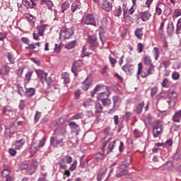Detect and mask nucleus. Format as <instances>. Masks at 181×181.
I'll return each instance as SVG.
<instances>
[{
	"label": "nucleus",
	"mask_w": 181,
	"mask_h": 181,
	"mask_svg": "<svg viewBox=\"0 0 181 181\" xmlns=\"http://www.w3.org/2000/svg\"><path fill=\"white\" fill-rule=\"evenodd\" d=\"M132 158L130 156L126 158L125 160L122 162L119 165V173H116L115 177L119 178L122 177V176H127L128 175V170L125 169V168H128L131 163Z\"/></svg>",
	"instance_id": "7ed1b4c3"
},
{
	"label": "nucleus",
	"mask_w": 181,
	"mask_h": 181,
	"mask_svg": "<svg viewBox=\"0 0 181 181\" xmlns=\"http://www.w3.org/2000/svg\"><path fill=\"white\" fill-rule=\"evenodd\" d=\"M6 36H8V33L6 32L0 33V41H2L4 39H6Z\"/></svg>",
	"instance_id": "6e6d98bb"
},
{
	"label": "nucleus",
	"mask_w": 181,
	"mask_h": 181,
	"mask_svg": "<svg viewBox=\"0 0 181 181\" xmlns=\"http://www.w3.org/2000/svg\"><path fill=\"white\" fill-rule=\"evenodd\" d=\"M76 168H77V160H75L73 162L71 167L69 168V170H71V172H73L74 170H76Z\"/></svg>",
	"instance_id": "79ce46f5"
},
{
	"label": "nucleus",
	"mask_w": 181,
	"mask_h": 181,
	"mask_svg": "<svg viewBox=\"0 0 181 181\" xmlns=\"http://www.w3.org/2000/svg\"><path fill=\"white\" fill-rule=\"evenodd\" d=\"M74 46H76V41H71L66 45L65 47L67 50H70V49H73Z\"/></svg>",
	"instance_id": "2f4dec72"
},
{
	"label": "nucleus",
	"mask_w": 181,
	"mask_h": 181,
	"mask_svg": "<svg viewBox=\"0 0 181 181\" xmlns=\"http://www.w3.org/2000/svg\"><path fill=\"white\" fill-rule=\"evenodd\" d=\"M8 175H9V170H4L2 172V176H4V177H8Z\"/></svg>",
	"instance_id": "774afa93"
},
{
	"label": "nucleus",
	"mask_w": 181,
	"mask_h": 181,
	"mask_svg": "<svg viewBox=\"0 0 181 181\" xmlns=\"http://www.w3.org/2000/svg\"><path fill=\"white\" fill-rule=\"evenodd\" d=\"M163 6V4L159 3L156 4V13L158 15V16H160L162 15V7Z\"/></svg>",
	"instance_id": "4be33fe9"
},
{
	"label": "nucleus",
	"mask_w": 181,
	"mask_h": 181,
	"mask_svg": "<svg viewBox=\"0 0 181 181\" xmlns=\"http://www.w3.org/2000/svg\"><path fill=\"white\" fill-rule=\"evenodd\" d=\"M8 152L11 156L16 155V150H15V148H9Z\"/></svg>",
	"instance_id": "0e129e2a"
},
{
	"label": "nucleus",
	"mask_w": 181,
	"mask_h": 181,
	"mask_svg": "<svg viewBox=\"0 0 181 181\" xmlns=\"http://www.w3.org/2000/svg\"><path fill=\"white\" fill-rule=\"evenodd\" d=\"M107 173V170L105 171H102L99 173L97 175V180L98 181H101L103 179H104V176H105V173Z\"/></svg>",
	"instance_id": "72a5a7b5"
},
{
	"label": "nucleus",
	"mask_w": 181,
	"mask_h": 181,
	"mask_svg": "<svg viewBox=\"0 0 181 181\" xmlns=\"http://www.w3.org/2000/svg\"><path fill=\"white\" fill-rule=\"evenodd\" d=\"M62 79L64 80V84H69V83H70V76L67 73L62 74Z\"/></svg>",
	"instance_id": "c756f323"
},
{
	"label": "nucleus",
	"mask_w": 181,
	"mask_h": 181,
	"mask_svg": "<svg viewBox=\"0 0 181 181\" xmlns=\"http://www.w3.org/2000/svg\"><path fill=\"white\" fill-rule=\"evenodd\" d=\"M101 102L104 107H110L111 105V99L108 98L102 99Z\"/></svg>",
	"instance_id": "c85d7f7f"
},
{
	"label": "nucleus",
	"mask_w": 181,
	"mask_h": 181,
	"mask_svg": "<svg viewBox=\"0 0 181 181\" xmlns=\"http://www.w3.org/2000/svg\"><path fill=\"white\" fill-rule=\"evenodd\" d=\"M66 129L62 127L57 128L54 132V136L51 137L50 143L52 146H57L63 142L64 139V135H66Z\"/></svg>",
	"instance_id": "f257e3e1"
},
{
	"label": "nucleus",
	"mask_w": 181,
	"mask_h": 181,
	"mask_svg": "<svg viewBox=\"0 0 181 181\" xmlns=\"http://www.w3.org/2000/svg\"><path fill=\"white\" fill-rule=\"evenodd\" d=\"M18 94H19V95H21V97H23V88L22 87H18V89L17 90Z\"/></svg>",
	"instance_id": "e2e57ef3"
},
{
	"label": "nucleus",
	"mask_w": 181,
	"mask_h": 181,
	"mask_svg": "<svg viewBox=\"0 0 181 181\" xmlns=\"http://www.w3.org/2000/svg\"><path fill=\"white\" fill-rule=\"evenodd\" d=\"M6 56L11 64H15V56L12 53L7 52Z\"/></svg>",
	"instance_id": "6ab92c4d"
},
{
	"label": "nucleus",
	"mask_w": 181,
	"mask_h": 181,
	"mask_svg": "<svg viewBox=\"0 0 181 181\" xmlns=\"http://www.w3.org/2000/svg\"><path fill=\"white\" fill-rule=\"evenodd\" d=\"M105 86L103 83H100L95 86V88L90 92L91 97H94L98 91H101L104 88Z\"/></svg>",
	"instance_id": "4468645a"
},
{
	"label": "nucleus",
	"mask_w": 181,
	"mask_h": 181,
	"mask_svg": "<svg viewBox=\"0 0 181 181\" xmlns=\"http://www.w3.org/2000/svg\"><path fill=\"white\" fill-rule=\"evenodd\" d=\"M102 9L107 12H110V11L112 9V3L108 0H104L102 5Z\"/></svg>",
	"instance_id": "9b49d317"
},
{
	"label": "nucleus",
	"mask_w": 181,
	"mask_h": 181,
	"mask_svg": "<svg viewBox=\"0 0 181 181\" xmlns=\"http://www.w3.org/2000/svg\"><path fill=\"white\" fill-rule=\"evenodd\" d=\"M162 132V124L160 122H156L153 128V136L154 138H158Z\"/></svg>",
	"instance_id": "6e6552de"
},
{
	"label": "nucleus",
	"mask_w": 181,
	"mask_h": 181,
	"mask_svg": "<svg viewBox=\"0 0 181 181\" xmlns=\"http://www.w3.org/2000/svg\"><path fill=\"white\" fill-rule=\"evenodd\" d=\"M173 16H175L176 18H178V16H181V9L177 8L174 10Z\"/></svg>",
	"instance_id": "864d4df0"
},
{
	"label": "nucleus",
	"mask_w": 181,
	"mask_h": 181,
	"mask_svg": "<svg viewBox=\"0 0 181 181\" xmlns=\"http://www.w3.org/2000/svg\"><path fill=\"white\" fill-rule=\"evenodd\" d=\"M45 29H46V25H41L36 27L37 33H33V36L35 40H39V36H43L45 35Z\"/></svg>",
	"instance_id": "423d86ee"
},
{
	"label": "nucleus",
	"mask_w": 181,
	"mask_h": 181,
	"mask_svg": "<svg viewBox=\"0 0 181 181\" xmlns=\"http://www.w3.org/2000/svg\"><path fill=\"white\" fill-rule=\"evenodd\" d=\"M35 71L38 78H40V80L42 81H47V73L45 72V71L42 69H35Z\"/></svg>",
	"instance_id": "9d476101"
},
{
	"label": "nucleus",
	"mask_w": 181,
	"mask_h": 181,
	"mask_svg": "<svg viewBox=\"0 0 181 181\" xmlns=\"http://www.w3.org/2000/svg\"><path fill=\"white\" fill-rule=\"evenodd\" d=\"M33 74V71H28L26 74H25V80L26 81H30V78H32V75Z\"/></svg>",
	"instance_id": "f704fd0d"
},
{
	"label": "nucleus",
	"mask_w": 181,
	"mask_h": 181,
	"mask_svg": "<svg viewBox=\"0 0 181 181\" xmlns=\"http://www.w3.org/2000/svg\"><path fill=\"white\" fill-rule=\"evenodd\" d=\"M89 42L90 43H95L97 42V37L95 35H89L88 37Z\"/></svg>",
	"instance_id": "37998d69"
},
{
	"label": "nucleus",
	"mask_w": 181,
	"mask_h": 181,
	"mask_svg": "<svg viewBox=\"0 0 181 181\" xmlns=\"http://www.w3.org/2000/svg\"><path fill=\"white\" fill-rule=\"evenodd\" d=\"M162 87L164 88H169V86H170V82H169L168 78H164L161 83Z\"/></svg>",
	"instance_id": "7c9ffc66"
},
{
	"label": "nucleus",
	"mask_w": 181,
	"mask_h": 181,
	"mask_svg": "<svg viewBox=\"0 0 181 181\" xmlns=\"http://www.w3.org/2000/svg\"><path fill=\"white\" fill-rule=\"evenodd\" d=\"M81 118H83V113H78L70 118V119H80Z\"/></svg>",
	"instance_id": "c03bdc74"
},
{
	"label": "nucleus",
	"mask_w": 181,
	"mask_h": 181,
	"mask_svg": "<svg viewBox=\"0 0 181 181\" xmlns=\"http://www.w3.org/2000/svg\"><path fill=\"white\" fill-rule=\"evenodd\" d=\"M64 161H66V163H71V162H73V158H71V156L67 155L64 157Z\"/></svg>",
	"instance_id": "09e8293b"
},
{
	"label": "nucleus",
	"mask_w": 181,
	"mask_h": 181,
	"mask_svg": "<svg viewBox=\"0 0 181 181\" xmlns=\"http://www.w3.org/2000/svg\"><path fill=\"white\" fill-rule=\"evenodd\" d=\"M13 134H15V130H13V128L10 127L8 128L6 127L5 129V136H9L11 135H13Z\"/></svg>",
	"instance_id": "393cba45"
},
{
	"label": "nucleus",
	"mask_w": 181,
	"mask_h": 181,
	"mask_svg": "<svg viewBox=\"0 0 181 181\" xmlns=\"http://www.w3.org/2000/svg\"><path fill=\"white\" fill-rule=\"evenodd\" d=\"M106 91L100 93L98 95V100H100L102 101L104 98H108L110 97V90H108V86H105Z\"/></svg>",
	"instance_id": "f8f14e48"
},
{
	"label": "nucleus",
	"mask_w": 181,
	"mask_h": 181,
	"mask_svg": "<svg viewBox=\"0 0 181 181\" xmlns=\"http://www.w3.org/2000/svg\"><path fill=\"white\" fill-rule=\"evenodd\" d=\"M172 13V9L170 8H167L163 11V15L165 16H169Z\"/></svg>",
	"instance_id": "de8ad7c7"
},
{
	"label": "nucleus",
	"mask_w": 181,
	"mask_h": 181,
	"mask_svg": "<svg viewBox=\"0 0 181 181\" xmlns=\"http://www.w3.org/2000/svg\"><path fill=\"white\" fill-rule=\"evenodd\" d=\"M122 13V10H121V7H119L115 11V16H119Z\"/></svg>",
	"instance_id": "69168bd1"
},
{
	"label": "nucleus",
	"mask_w": 181,
	"mask_h": 181,
	"mask_svg": "<svg viewBox=\"0 0 181 181\" xmlns=\"http://www.w3.org/2000/svg\"><path fill=\"white\" fill-rule=\"evenodd\" d=\"M180 77V74L178 72L175 71L172 74V78L173 80H179Z\"/></svg>",
	"instance_id": "49530a36"
},
{
	"label": "nucleus",
	"mask_w": 181,
	"mask_h": 181,
	"mask_svg": "<svg viewBox=\"0 0 181 181\" xmlns=\"http://www.w3.org/2000/svg\"><path fill=\"white\" fill-rule=\"evenodd\" d=\"M91 84H93V80L91 79V77L88 76L85 79L84 81L81 83L82 90H83L84 91H87Z\"/></svg>",
	"instance_id": "1a4fd4ad"
},
{
	"label": "nucleus",
	"mask_w": 181,
	"mask_h": 181,
	"mask_svg": "<svg viewBox=\"0 0 181 181\" xmlns=\"http://www.w3.org/2000/svg\"><path fill=\"white\" fill-rule=\"evenodd\" d=\"M73 35V29L63 27L59 33V38L62 40L70 39Z\"/></svg>",
	"instance_id": "20e7f679"
},
{
	"label": "nucleus",
	"mask_w": 181,
	"mask_h": 181,
	"mask_svg": "<svg viewBox=\"0 0 181 181\" xmlns=\"http://www.w3.org/2000/svg\"><path fill=\"white\" fill-rule=\"evenodd\" d=\"M149 18H151V12L149 11H146L141 14V19L143 22L149 21Z\"/></svg>",
	"instance_id": "2eb2a0df"
},
{
	"label": "nucleus",
	"mask_w": 181,
	"mask_h": 181,
	"mask_svg": "<svg viewBox=\"0 0 181 181\" xmlns=\"http://www.w3.org/2000/svg\"><path fill=\"white\" fill-rule=\"evenodd\" d=\"M113 107H115L117 106V104H118V101H119V98L118 96H113Z\"/></svg>",
	"instance_id": "603ef678"
},
{
	"label": "nucleus",
	"mask_w": 181,
	"mask_h": 181,
	"mask_svg": "<svg viewBox=\"0 0 181 181\" xmlns=\"http://www.w3.org/2000/svg\"><path fill=\"white\" fill-rule=\"evenodd\" d=\"M59 167L64 170H66L67 169V165L64 163V158H62L59 162Z\"/></svg>",
	"instance_id": "58836bf2"
},
{
	"label": "nucleus",
	"mask_w": 181,
	"mask_h": 181,
	"mask_svg": "<svg viewBox=\"0 0 181 181\" xmlns=\"http://www.w3.org/2000/svg\"><path fill=\"white\" fill-rule=\"evenodd\" d=\"M180 119H181V110L175 112L173 117L174 122H180Z\"/></svg>",
	"instance_id": "aec40b11"
},
{
	"label": "nucleus",
	"mask_w": 181,
	"mask_h": 181,
	"mask_svg": "<svg viewBox=\"0 0 181 181\" xmlns=\"http://www.w3.org/2000/svg\"><path fill=\"white\" fill-rule=\"evenodd\" d=\"M95 158L97 160L104 159V153H97L95 156Z\"/></svg>",
	"instance_id": "a19ab883"
},
{
	"label": "nucleus",
	"mask_w": 181,
	"mask_h": 181,
	"mask_svg": "<svg viewBox=\"0 0 181 181\" xmlns=\"http://www.w3.org/2000/svg\"><path fill=\"white\" fill-rule=\"evenodd\" d=\"M25 6H26V8H29L30 9H33V8H35V2L32 0L25 1Z\"/></svg>",
	"instance_id": "b1692460"
},
{
	"label": "nucleus",
	"mask_w": 181,
	"mask_h": 181,
	"mask_svg": "<svg viewBox=\"0 0 181 181\" xmlns=\"http://www.w3.org/2000/svg\"><path fill=\"white\" fill-rule=\"evenodd\" d=\"M70 8V4L68 2H64L62 5V12L64 13L65 11H67Z\"/></svg>",
	"instance_id": "e433bc0d"
},
{
	"label": "nucleus",
	"mask_w": 181,
	"mask_h": 181,
	"mask_svg": "<svg viewBox=\"0 0 181 181\" xmlns=\"http://www.w3.org/2000/svg\"><path fill=\"white\" fill-rule=\"evenodd\" d=\"M144 105H145V102H142L136 106V112L137 114H141L142 112Z\"/></svg>",
	"instance_id": "bb28decb"
},
{
	"label": "nucleus",
	"mask_w": 181,
	"mask_h": 181,
	"mask_svg": "<svg viewBox=\"0 0 181 181\" xmlns=\"http://www.w3.org/2000/svg\"><path fill=\"white\" fill-rule=\"evenodd\" d=\"M12 112V107L11 106H6L3 109L2 115H9Z\"/></svg>",
	"instance_id": "5701e85b"
},
{
	"label": "nucleus",
	"mask_w": 181,
	"mask_h": 181,
	"mask_svg": "<svg viewBox=\"0 0 181 181\" xmlns=\"http://www.w3.org/2000/svg\"><path fill=\"white\" fill-rule=\"evenodd\" d=\"M143 62L144 64H146V66H151L152 64V59H151V57L146 55L144 57Z\"/></svg>",
	"instance_id": "a878e982"
},
{
	"label": "nucleus",
	"mask_w": 181,
	"mask_h": 181,
	"mask_svg": "<svg viewBox=\"0 0 181 181\" xmlns=\"http://www.w3.org/2000/svg\"><path fill=\"white\" fill-rule=\"evenodd\" d=\"M133 133L136 138H141V133L139 132V131H138V129H135Z\"/></svg>",
	"instance_id": "338daca9"
},
{
	"label": "nucleus",
	"mask_w": 181,
	"mask_h": 181,
	"mask_svg": "<svg viewBox=\"0 0 181 181\" xmlns=\"http://www.w3.org/2000/svg\"><path fill=\"white\" fill-rule=\"evenodd\" d=\"M69 126L70 127L71 129H72V131H75L76 134H78V131H80V126H78V124L74 122H71L69 123Z\"/></svg>",
	"instance_id": "dca6fc26"
},
{
	"label": "nucleus",
	"mask_w": 181,
	"mask_h": 181,
	"mask_svg": "<svg viewBox=\"0 0 181 181\" xmlns=\"http://www.w3.org/2000/svg\"><path fill=\"white\" fill-rule=\"evenodd\" d=\"M180 30H181V18L177 21L176 28V31L177 32V33H179Z\"/></svg>",
	"instance_id": "13d9d810"
},
{
	"label": "nucleus",
	"mask_w": 181,
	"mask_h": 181,
	"mask_svg": "<svg viewBox=\"0 0 181 181\" xmlns=\"http://www.w3.org/2000/svg\"><path fill=\"white\" fill-rule=\"evenodd\" d=\"M81 23L83 25H92L93 26H97V23H95V20H94V16L92 14H88L87 16H84L81 19Z\"/></svg>",
	"instance_id": "39448f33"
},
{
	"label": "nucleus",
	"mask_w": 181,
	"mask_h": 181,
	"mask_svg": "<svg viewBox=\"0 0 181 181\" xmlns=\"http://www.w3.org/2000/svg\"><path fill=\"white\" fill-rule=\"evenodd\" d=\"M115 142H117V141H113L109 143L108 146H107V153H110V152H112V149H114Z\"/></svg>",
	"instance_id": "473e14b6"
},
{
	"label": "nucleus",
	"mask_w": 181,
	"mask_h": 181,
	"mask_svg": "<svg viewBox=\"0 0 181 181\" xmlns=\"http://www.w3.org/2000/svg\"><path fill=\"white\" fill-rule=\"evenodd\" d=\"M153 52H154V56H155L156 60H158V59H159V56L160 54V52H159V48L154 47Z\"/></svg>",
	"instance_id": "c9c22d12"
},
{
	"label": "nucleus",
	"mask_w": 181,
	"mask_h": 181,
	"mask_svg": "<svg viewBox=\"0 0 181 181\" xmlns=\"http://www.w3.org/2000/svg\"><path fill=\"white\" fill-rule=\"evenodd\" d=\"M180 65H181L180 62L177 61L173 64V69H177L180 67Z\"/></svg>",
	"instance_id": "052dcab7"
},
{
	"label": "nucleus",
	"mask_w": 181,
	"mask_h": 181,
	"mask_svg": "<svg viewBox=\"0 0 181 181\" xmlns=\"http://www.w3.org/2000/svg\"><path fill=\"white\" fill-rule=\"evenodd\" d=\"M45 142H46V138L44 137L42 140L40 141L38 148H42V146H45Z\"/></svg>",
	"instance_id": "bf43d9fd"
},
{
	"label": "nucleus",
	"mask_w": 181,
	"mask_h": 181,
	"mask_svg": "<svg viewBox=\"0 0 181 181\" xmlns=\"http://www.w3.org/2000/svg\"><path fill=\"white\" fill-rule=\"evenodd\" d=\"M13 145L15 146V149H17L18 151H19V149H22L25 145V139H21L20 140L14 141Z\"/></svg>",
	"instance_id": "ddd939ff"
},
{
	"label": "nucleus",
	"mask_w": 181,
	"mask_h": 181,
	"mask_svg": "<svg viewBox=\"0 0 181 181\" xmlns=\"http://www.w3.org/2000/svg\"><path fill=\"white\" fill-rule=\"evenodd\" d=\"M83 66V61L78 60L75 61L73 63L72 67H71V71L74 73L75 77L77 76L78 74V71H80V67Z\"/></svg>",
	"instance_id": "0eeeda50"
},
{
	"label": "nucleus",
	"mask_w": 181,
	"mask_h": 181,
	"mask_svg": "<svg viewBox=\"0 0 181 181\" xmlns=\"http://www.w3.org/2000/svg\"><path fill=\"white\" fill-rule=\"evenodd\" d=\"M142 69V62H140L138 64L137 74L138 76H139V74H141V77H143V78L149 77V76H152V74L155 73V66L153 65V64L147 66L143 71Z\"/></svg>",
	"instance_id": "f03ea898"
},
{
	"label": "nucleus",
	"mask_w": 181,
	"mask_h": 181,
	"mask_svg": "<svg viewBox=\"0 0 181 181\" xmlns=\"http://www.w3.org/2000/svg\"><path fill=\"white\" fill-rule=\"evenodd\" d=\"M134 35L136 37H138L139 40L142 39L144 36V30L142 28H136Z\"/></svg>",
	"instance_id": "a211bd4d"
},
{
	"label": "nucleus",
	"mask_w": 181,
	"mask_h": 181,
	"mask_svg": "<svg viewBox=\"0 0 181 181\" xmlns=\"http://www.w3.org/2000/svg\"><path fill=\"white\" fill-rule=\"evenodd\" d=\"M103 140H104V142H103V149L104 150L105 146H107V144H108V142H110V141H111V138L110 137H109V138L105 137L103 139Z\"/></svg>",
	"instance_id": "8fccbe9b"
},
{
	"label": "nucleus",
	"mask_w": 181,
	"mask_h": 181,
	"mask_svg": "<svg viewBox=\"0 0 181 181\" xmlns=\"http://www.w3.org/2000/svg\"><path fill=\"white\" fill-rule=\"evenodd\" d=\"M90 105H93V100L87 99L83 102V107H85V108H87V107H90Z\"/></svg>",
	"instance_id": "4c0bfd02"
},
{
	"label": "nucleus",
	"mask_w": 181,
	"mask_h": 181,
	"mask_svg": "<svg viewBox=\"0 0 181 181\" xmlns=\"http://www.w3.org/2000/svg\"><path fill=\"white\" fill-rule=\"evenodd\" d=\"M25 18L29 21V22H33V20L35 19V17L30 14H26Z\"/></svg>",
	"instance_id": "680f3d73"
},
{
	"label": "nucleus",
	"mask_w": 181,
	"mask_h": 181,
	"mask_svg": "<svg viewBox=\"0 0 181 181\" xmlns=\"http://www.w3.org/2000/svg\"><path fill=\"white\" fill-rule=\"evenodd\" d=\"M41 116H42V113L40 112L39 111H37L34 117L35 122H37V121H39Z\"/></svg>",
	"instance_id": "3c124183"
},
{
	"label": "nucleus",
	"mask_w": 181,
	"mask_h": 181,
	"mask_svg": "<svg viewBox=\"0 0 181 181\" xmlns=\"http://www.w3.org/2000/svg\"><path fill=\"white\" fill-rule=\"evenodd\" d=\"M95 112H96V114H100V113L103 112V105H101V103H95Z\"/></svg>",
	"instance_id": "412c9836"
},
{
	"label": "nucleus",
	"mask_w": 181,
	"mask_h": 181,
	"mask_svg": "<svg viewBox=\"0 0 181 181\" xmlns=\"http://www.w3.org/2000/svg\"><path fill=\"white\" fill-rule=\"evenodd\" d=\"M78 2H75L71 4V11L72 12H76V9H78Z\"/></svg>",
	"instance_id": "ea45409f"
},
{
	"label": "nucleus",
	"mask_w": 181,
	"mask_h": 181,
	"mask_svg": "<svg viewBox=\"0 0 181 181\" xmlns=\"http://www.w3.org/2000/svg\"><path fill=\"white\" fill-rule=\"evenodd\" d=\"M109 60L110 64H112V67H114V66H115L117 64V59H115V58H112V57H109Z\"/></svg>",
	"instance_id": "5fc2aeb1"
},
{
	"label": "nucleus",
	"mask_w": 181,
	"mask_h": 181,
	"mask_svg": "<svg viewBox=\"0 0 181 181\" xmlns=\"http://www.w3.org/2000/svg\"><path fill=\"white\" fill-rule=\"evenodd\" d=\"M138 53H142V50H144V45L139 42L137 45Z\"/></svg>",
	"instance_id": "4d7b16f0"
},
{
	"label": "nucleus",
	"mask_w": 181,
	"mask_h": 181,
	"mask_svg": "<svg viewBox=\"0 0 181 181\" xmlns=\"http://www.w3.org/2000/svg\"><path fill=\"white\" fill-rule=\"evenodd\" d=\"M36 93V90L33 88H25V96L30 98L33 97V95Z\"/></svg>",
	"instance_id": "f3484780"
},
{
	"label": "nucleus",
	"mask_w": 181,
	"mask_h": 181,
	"mask_svg": "<svg viewBox=\"0 0 181 181\" xmlns=\"http://www.w3.org/2000/svg\"><path fill=\"white\" fill-rule=\"evenodd\" d=\"M158 93V87L154 86L151 88V97H153V95H156V94Z\"/></svg>",
	"instance_id": "a18cd8bd"
},
{
	"label": "nucleus",
	"mask_w": 181,
	"mask_h": 181,
	"mask_svg": "<svg viewBox=\"0 0 181 181\" xmlns=\"http://www.w3.org/2000/svg\"><path fill=\"white\" fill-rule=\"evenodd\" d=\"M41 2L43 4V5H47L48 6V9L51 10L52 8H53V2L50 0H41Z\"/></svg>",
	"instance_id": "cd10ccee"
}]
</instances>
